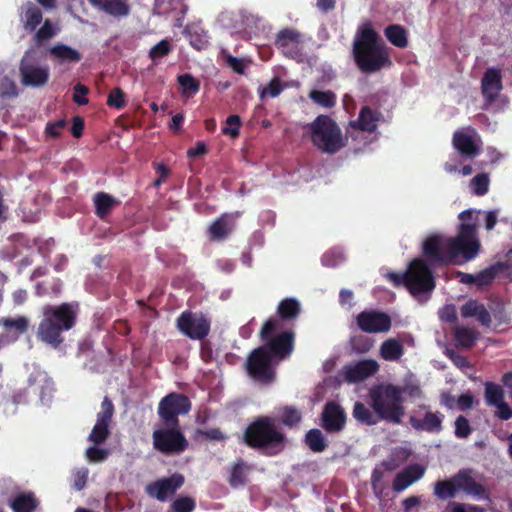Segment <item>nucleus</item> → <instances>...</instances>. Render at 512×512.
Here are the masks:
<instances>
[{
  "mask_svg": "<svg viewBox=\"0 0 512 512\" xmlns=\"http://www.w3.org/2000/svg\"><path fill=\"white\" fill-rule=\"evenodd\" d=\"M462 221L455 237H445L441 234L429 235L422 244V255L431 266H446L449 264L471 261L479 253L480 241L477 237V223L474 211L467 209L459 216Z\"/></svg>",
  "mask_w": 512,
  "mask_h": 512,
  "instance_id": "obj_1",
  "label": "nucleus"
},
{
  "mask_svg": "<svg viewBox=\"0 0 512 512\" xmlns=\"http://www.w3.org/2000/svg\"><path fill=\"white\" fill-rule=\"evenodd\" d=\"M352 56L357 68L364 74L376 73L392 65L384 42L369 21L359 26L355 33Z\"/></svg>",
  "mask_w": 512,
  "mask_h": 512,
  "instance_id": "obj_2",
  "label": "nucleus"
},
{
  "mask_svg": "<svg viewBox=\"0 0 512 512\" xmlns=\"http://www.w3.org/2000/svg\"><path fill=\"white\" fill-rule=\"evenodd\" d=\"M78 305L62 303L45 305L42 308V319L37 328V338L41 342L58 348L64 342L62 333L72 329L76 324Z\"/></svg>",
  "mask_w": 512,
  "mask_h": 512,
  "instance_id": "obj_3",
  "label": "nucleus"
},
{
  "mask_svg": "<svg viewBox=\"0 0 512 512\" xmlns=\"http://www.w3.org/2000/svg\"><path fill=\"white\" fill-rule=\"evenodd\" d=\"M244 443L266 456H275L286 446V435L277 427L276 419L259 416L254 419L243 433Z\"/></svg>",
  "mask_w": 512,
  "mask_h": 512,
  "instance_id": "obj_4",
  "label": "nucleus"
},
{
  "mask_svg": "<svg viewBox=\"0 0 512 512\" xmlns=\"http://www.w3.org/2000/svg\"><path fill=\"white\" fill-rule=\"evenodd\" d=\"M403 394L402 387L391 383H381L369 390V404L379 419L400 424L405 415Z\"/></svg>",
  "mask_w": 512,
  "mask_h": 512,
  "instance_id": "obj_5",
  "label": "nucleus"
},
{
  "mask_svg": "<svg viewBox=\"0 0 512 512\" xmlns=\"http://www.w3.org/2000/svg\"><path fill=\"white\" fill-rule=\"evenodd\" d=\"M458 492L476 500H490V490L473 477L472 469H461L448 480L437 481L434 494L441 500L454 498Z\"/></svg>",
  "mask_w": 512,
  "mask_h": 512,
  "instance_id": "obj_6",
  "label": "nucleus"
},
{
  "mask_svg": "<svg viewBox=\"0 0 512 512\" xmlns=\"http://www.w3.org/2000/svg\"><path fill=\"white\" fill-rule=\"evenodd\" d=\"M307 128L313 145L322 153L333 155L345 146L339 125L328 115H318Z\"/></svg>",
  "mask_w": 512,
  "mask_h": 512,
  "instance_id": "obj_7",
  "label": "nucleus"
},
{
  "mask_svg": "<svg viewBox=\"0 0 512 512\" xmlns=\"http://www.w3.org/2000/svg\"><path fill=\"white\" fill-rule=\"evenodd\" d=\"M280 328V320L269 318L262 326L259 336L263 345H261L268 353H270L276 361L288 358L294 349L295 333L293 330H285L278 334L276 331Z\"/></svg>",
  "mask_w": 512,
  "mask_h": 512,
  "instance_id": "obj_8",
  "label": "nucleus"
},
{
  "mask_svg": "<svg viewBox=\"0 0 512 512\" xmlns=\"http://www.w3.org/2000/svg\"><path fill=\"white\" fill-rule=\"evenodd\" d=\"M153 448L164 456H176L185 452L189 442L181 426L162 425L152 433Z\"/></svg>",
  "mask_w": 512,
  "mask_h": 512,
  "instance_id": "obj_9",
  "label": "nucleus"
},
{
  "mask_svg": "<svg viewBox=\"0 0 512 512\" xmlns=\"http://www.w3.org/2000/svg\"><path fill=\"white\" fill-rule=\"evenodd\" d=\"M429 261L424 257L413 259L406 270V289L415 297L431 293L436 281L430 269Z\"/></svg>",
  "mask_w": 512,
  "mask_h": 512,
  "instance_id": "obj_10",
  "label": "nucleus"
},
{
  "mask_svg": "<svg viewBox=\"0 0 512 512\" xmlns=\"http://www.w3.org/2000/svg\"><path fill=\"white\" fill-rule=\"evenodd\" d=\"M278 361L262 346L253 349L247 357L245 366L248 375L255 381L271 383L276 376L275 364Z\"/></svg>",
  "mask_w": 512,
  "mask_h": 512,
  "instance_id": "obj_11",
  "label": "nucleus"
},
{
  "mask_svg": "<svg viewBox=\"0 0 512 512\" xmlns=\"http://www.w3.org/2000/svg\"><path fill=\"white\" fill-rule=\"evenodd\" d=\"M191 409L190 399L182 393L171 392L164 396L157 408L162 425H180L179 416L187 414Z\"/></svg>",
  "mask_w": 512,
  "mask_h": 512,
  "instance_id": "obj_12",
  "label": "nucleus"
},
{
  "mask_svg": "<svg viewBox=\"0 0 512 512\" xmlns=\"http://www.w3.org/2000/svg\"><path fill=\"white\" fill-rule=\"evenodd\" d=\"M178 331L191 340L205 339L211 329V321L202 313L182 312L176 319Z\"/></svg>",
  "mask_w": 512,
  "mask_h": 512,
  "instance_id": "obj_13",
  "label": "nucleus"
},
{
  "mask_svg": "<svg viewBox=\"0 0 512 512\" xmlns=\"http://www.w3.org/2000/svg\"><path fill=\"white\" fill-rule=\"evenodd\" d=\"M184 476L174 473L169 477L160 478L146 485L145 492L149 497L165 502L174 495L184 484Z\"/></svg>",
  "mask_w": 512,
  "mask_h": 512,
  "instance_id": "obj_14",
  "label": "nucleus"
},
{
  "mask_svg": "<svg viewBox=\"0 0 512 512\" xmlns=\"http://www.w3.org/2000/svg\"><path fill=\"white\" fill-rule=\"evenodd\" d=\"M21 83L28 87H42L49 80V67L37 65L26 53L19 66Z\"/></svg>",
  "mask_w": 512,
  "mask_h": 512,
  "instance_id": "obj_15",
  "label": "nucleus"
},
{
  "mask_svg": "<svg viewBox=\"0 0 512 512\" xmlns=\"http://www.w3.org/2000/svg\"><path fill=\"white\" fill-rule=\"evenodd\" d=\"M356 323L360 330L366 333H384L391 328V317L379 310H364L356 316Z\"/></svg>",
  "mask_w": 512,
  "mask_h": 512,
  "instance_id": "obj_16",
  "label": "nucleus"
},
{
  "mask_svg": "<svg viewBox=\"0 0 512 512\" xmlns=\"http://www.w3.org/2000/svg\"><path fill=\"white\" fill-rule=\"evenodd\" d=\"M472 132L473 135L457 130L453 134V147L464 159H473L481 153V140L476 139L478 135L475 130L472 129Z\"/></svg>",
  "mask_w": 512,
  "mask_h": 512,
  "instance_id": "obj_17",
  "label": "nucleus"
},
{
  "mask_svg": "<svg viewBox=\"0 0 512 512\" xmlns=\"http://www.w3.org/2000/svg\"><path fill=\"white\" fill-rule=\"evenodd\" d=\"M302 34L294 28H284L275 36V46L287 57L295 58L300 54Z\"/></svg>",
  "mask_w": 512,
  "mask_h": 512,
  "instance_id": "obj_18",
  "label": "nucleus"
},
{
  "mask_svg": "<svg viewBox=\"0 0 512 512\" xmlns=\"http://www.w3.org/2000/svg\"><path fill=\"white\" fill-rule=\"evenodd\" d=\"M321 421V425L326 432L338 433L345 427V411L337 402L328 401L323 408Z\"/></svg>",
  "mask_w": 512,
  "mask_h": 512,
  "instance_id": "obj_19",
  "label": "nucleus"
},
{
  "mask_svg": "<svg viewBox=\"0 0 512 512\" xmlns=\"http://www.w3.org/2000/svg\"><path fill=\"white\" fill-rule=\"evenodd\" d=\"M379 364L374 359H364L344 366V378L349 383H358L376 374Z\"/></svg>",
  "mask_w": 512,
  "mask_h": 512,
  "instance_id": "obj_20",
  "label": "nucleus"
},
{
  "mask_svg": "<svg viewBox=\"0 0 512 512\" xmlns=\"http://www.w3.org/2000/svg\"><path fill=\"white\" fill-rule=\"evenodd\" d=\"M502 84V73L498 68H488L481 80V93L486 103L492 104L498 98Z\"/></svg>",
  "mask_w": 512,
  "mask_h": 512,
  "instance_id": "obj_21",
  "label": "nucleus"
},
{
  "mask_svg": "<svg viewBox=\"0 0 512 512\" xmlns=\"http://www.w3.org/2000/svg\"><path fill=\"white\" fill-rule=\"evenodd\" d=\"M0 326L3 327L5 333L0 336H5V346L16 342L22 334H25L30 326L29 319L24 315H19L16 318L2 317L0 318Z\"/></svg>",
  "mask_w": 512,
  "mask_h": 512,
  "instance_id": "obj_22",
  "label": "nucleus"
},
{
  "mask_svg": "<svg viewBox=\"0 0 512 512\" xmlns=\"http://www.w3.org/2000/svg\"><path fill=\"white\" fill-rule=\"evenodd\" d=\"M444 418L445 415L439 411H428L424 414L423 418L411 416L409 418V423L417 431L438 434L443 430Z\"/></svg>",
  "mask_w": 512,
  "mask_h": 512,
  "instance_id": "obj_23",
  "label": "nucleus"
},
{
  "mask_svg": "<svg viewBox=\"0 0 512 512\" xmlns=\"http://www.w3.org/2000/svg\"><path fill=\"white\" fill-rule=\"evenodd\" d=\"M425 473V468L419 464L407 466L403 471L398 473L393 480V490L402 492L412 483L421 479Z\"/></svg>",
  "mask_w": 512,
  "mask_h": 512,
  "instance_id": "obj_24",
  "label": "nucleus"
},
{
  "mask_svg": "<svg viewBox=\"0 0 512 512\" xmlns=\"http://www.w3.org/2000/svg\"><path fill=\"white\" fill-rule=\"evenodd\" d=\"M380 113L369 106H363L358 118L350 122V127L355 130L372 133L377 129Z\"/></svg>",
  "mask_w": 512,
  "mask_h": 512,
  "instance_id": "obj_25",
  "label": "nucleus"
},
{
  "mask_svg": "<svg viewBox=\"0 0 512 512\" xmlns=\"http://www.w3.org/2000/svg\"><path fill=\"white\" fill-rule=\"evenodd\" d=\"M235 223L228 214H223L212 222L208 228L211 241H223L233 231Z\"/></svg>",
  "mask_w": 512,
  "mask_h": 512,
  "instance_id": "obj_26",
  "label": "nucleus"
},
{
  "mask_svg": "<svg viewBox=\"0 0 512 512\" xmlns=\"http://www.w3.org/2000/svg\"><path fill=\"white\" fill-rule=\"evenodd\" d=\"M461 315L464 318L476 317L477 321L485 326H491V314L486 309L484 304L478 302L477 300H469L464 305H462L460 309Z\"/></svg>",
  "mask_w": 512,
  "mask_h": 512,
  "instance_id": "obj_27",
  "label": "nucleus"
},
{
  "mask_svg": "<svg viewBox=\"0 0 512 512\" xmlns=\"http://www.w3.org/2000/svg\"><path fill=\"white\" fill-rule=\"evenodd\" d=\"M89 3L113 17H126L130 13V5L126 0H88Z\"/></svg>",
  "mask_w": 512,
  "mask_h": 512,
  "instance_id": "obj_28",
  "label": "nucleus"
},
{
  "mask_svg": "<svg viewBox=\"0 0 512 512\" xmlns=\"http://www.w3.org/2000/svg\"><path fill=\"white\" fill-rule=\"evenodd\" d=\"M512 263L509 261H498L476 274V286L482 288L492 284L497 275L504 271H511Z\"/></svg>",
  "mask_w": 512,
  "mask_h": 512,
  "instance_id": "obj_29",
  "label": "nucleus"
},
{
  "mask_svg": "<svg viewBox=\"0 0 512 512\" xmlns=\"http://www.w3.org/2000/svg\"><path fill=\"white\" fill-rule=\"evenodd\" d=\"M20 19L25 31L33 32L43 20V13L33 2L27 1L21 7Z\"/></svg>",
  "mask_w": 512,
  "mask_h": 512,
  "instance_id": "obj_30",
  "label": "nucleus"
},
{
  "mask_svg": "<svg viewBox=\"0 0 512 512\" xmlns=\"http://www.w3.org/2000/svg\"><path fill=\"white\" fill-rule=\"evenodd\" d=\"M95 214L101 220H105L119 201L106 192H98L93 197Z\"/></svg>",
  "mask_w": 512,
  "mask_h": 512,
  "instance_id": "obj_31",
  "label": "nucleus"
},
{
  "mask_svg": "<svg viewBox=\"0 0 512 512\" xmlns=\"http://www.w3.org/2000/svg\"><path fill=\"white\" fill-rule=\"evenodd\" d=\"M251 470L243 459H238L230 469L228 483L232 488L243 487L247 483V473Z\"/></svg>",
  "mask_w": 512,
  "mask_h": 512,
  "instance_id": "obj_32",
  "label": "nucleus"
},
{
  "mask_svg": "<svg viewBox=\"0 0 512 512\" xmlns=\"http://www.w3.org/2000/svg\"><path fill=\"white\" fill-rule=\"evenodd\" d=\"M49 52L52 57L60 62L78 63L82 59L78 50L66 44H56L50 48Z\"/></svg>",
  "mask_w": 512,
  "mask_h": 512,
  "instance_id": "obj_33",
  "label": "nucleus"
},
{
  "mask_svg": "<svg viewBox=\"0 0 512 512\" xmlns=\"http://www.w3.org/2000/svg\"><path fill=\"white\" fill-rule=\"evenodd\" d=\"M300 312V303L295 298H285L279 303L277 307V314L279 316L278 320L280 321L295 320L300 315Z\"/></svg>",
  "mask_w": 512,
  "mask_h": 512,
  "instance_id": "obj_34",
  "label": "nucleus"
},
{
  "mask_svg": "<svg viewBox=\"0 0 512 512\" xmlns=\"http://www.w3.org/2000/svg\"><path fill=\"white\" fill-rule=\"evenodd\" d=\"M384 35L395 47L406 48L408 46L407 31L399 24L388 25L384 30Z\"/></svg>",
  "mask_w": 512,
  "mask_h": 512,
  "instance_id": "obj_35",
  "label": "nucleus"
},
{
  "mask_svg": "<svg viewBox=\"0 0 512 512\" xmlns=\"http://www.w3.org/2000/svg\"><path fill=\"white\" fill-rule=\"evenodd\" d=\"M404 354L401 342L394 338L385 340L380 346V356L387 361H397Z\"/></svg>",
  "mask_w": 512,
  "mask_h": 512,
  "instance_id": "obj_36",
  "label": "nucleus"
},
{
  "mask_svg": "<svg viewBox=\"0 0 512 512\" xmlns=\"http://www.w3.org/2000/svg\"><path fill=\"white\" fill-rule=\"evenodd\" d=\"M38 506V500L34 493H20L11 502L14 512H34Z\"/></svg>",
  "mask_w": 512,
  "mask_h": 512,
  "instance_id": "obj_37",
  "label": "nucleus"
},
{
  "mask_svg": "<svg viewBox=\"0 0 512 512\" xmlns=\"http://www.w3.org/2000/svg\"><path fill=\"white\" fill-rule=\"evenodd\" d=\"M305 443L315 453L323 452L328 444L321 430L313 428L306 433Z\"/></svg>",
  "mask_w": 512,
  "mask_h": 512,
  "instance_id": "obj_38",
  "label": "nucleus"
},
{
  "mask_svg": "<svg viewBox=\"0 0 512 512\" xmlns=\"http://www.w3.org/2000/svg\"><path fill=\"white\" fill-rule=\"evenodd\" d=\"M353 417L360 423L366 425H375L377 418L373 412L364 403L357 401L353 407Z\"/></svg>",
  "mask_w": 512,
  "mask_h": 512,
  "instance_id": "obj_39",
  "label": "nucleus"
},
{
  "mask_svg": "<svg viewBox=\"0 0 512 512\" xmlns=\"http://www.w3.org/2000/svg\"><path fill=\"white\" fill-rule=\"evenodd\" d=\"M309 98L316 104L324 108H333L336 105V95L333 91L311 90Z\"/></svg>",
  "mask_w": 512,
  "mask_h": 512,
  "instance_id": "obj_40",
  "label": "nucleus"
},
{
  "mask_svg": "<svg viewBox=\"0 0 512 512\" xmlns=\"http://www.w3.org/2000/svg\"><path fill=\"white\" fill-rule=\"evenodd\" d=\"M109 425V422L97 420L89 435V441L93 442L95 445L104 443L110 435Z\"/></svg>",
  "mask_w": 512,
  "mask_h": 512,
  "instance_id": "obj_41",
  "label": "nucleus"
},
{
  "mask_svg": "<svg viewBox=\"0 0 512 512\" xmlns=\"http://www.w3.org/2000/svg\"><path fill=\"white\" fill-rule=\"evenodd\" d=\"M504 390L498 384L493 382L485 383V400L490 406H494L504 401Z\"/></svg>",
  "mask_w": 512,
  "mask_h": 512,
  "instance_id": "obj_42",
  "label": "nucleus"
},
{
  "mask_svg": "<svg viewBox=\"0 0 512 512\" xmlns=\"http://www.w3.org/2000/svg\"><path fill=\"white\" fill-rule=\"evenodd\" d=\"M302 420L301 412L294 406H284L281 412V422L284 426L294 428Z\"/></svg>",
  "mask_w": 512,
  "mask_h": 512,
  "instance_id": "obj_43",
  "label": "nucleus"
},
{
  "mask_svg": "<svg viewBox=\"0 0 512 512\" xmlns=\"http://www.w3.org/2000/svg\"><path fill=\"white\" fill-rule=\"evenodd\" d=\"M454 336L456 342L464 348L473 347L477 339L475 331L467 327L456 328Z\"/></svg>",
  "mask_w": 512,
  "mask_h": 512,
  "instance_id": "obj_44",
  "label": "nucleus"
},
{
  "mask_svg": "<svg viewBox=\"0 0 512 512\" xmlns=\"http://www.w3.org/2000/svg\"><path fill=\"white\" fill-rule=\"evenodd\" d=\"M178 83L182 88V94L187 97L195 95L200 90V83L191 74L178 76Z\"/></svg>",
  "mask_w": 512,
  "mask_h": 512,
  "instance_id": "obj_45",
  "label": "nucleus"
},
{
  "mask_svg": "<svg viewBox=\"0 0 512 512\" xmlns=\"http://www.w3.org/2000/svg\"><path fill=\"white\" fill-rule=\"evenodd\" d=\"M490 179L487 173H479L470 181L472 192L477 196H483L489 191Z\"/></svg>",
  "mask_w": 512,
  "mask_h": 512,
  "instance_id": "obj_46",
  "label": "nucleus"
},
{
  "mask_svg": "<svg viewBox=\"0 0 512 512\" xmlns=\"http://www.w3.org/2000/svg\"><path fill=\"white\" fill-rule=\"evenodd\" d=\"M384 478V470L379 467L373 469L371 474V487L374 495L381 499L383 497L384 491L387 488V485L383 482Z\"/></svg>",
  "mask_w": 512,
  "mask_h": 512,
  "instance_id": "obj_47",
  "label": "nucleus"
},
{
  "mask_svg": "<svg viewBox=\"0 0 512 512\" xmlns=\"http://www.w3.org/2000/svg\"><path fill=\"white\" fill-rule=\"evenodd\" d=\"M196 508V502L192 497L179 496L171 504L172 512H193Z\"/></svg>",
  "mask_w": 512,
  "mask_h": 512,
  "instance_id": "obj_48",
  "label": "nucleus"
},
{
  "mask_svg": "<svg viewBox=\"0 0 512 512\" xmlns=\"http://www.w3.org/2000/svg\"><path fill=\"white\" fill-rule=\"evenodd\" d=\"M241 125V118L238 115H230L225 121V126L222 127V133L232 138H237L240 133Z\"/></svg>",
  "mask_w": 512,
  "mask_h": 512,
  "instance_id": "obj_49",
  "label": "nucleus"
},
{
  "mask_svg": "<svg viewBox=\"0 0 512 512\" xmlns=\"http://www.w3.org/2000/svg\"><path fill=\"white\" fill-rule=\"evenodd\" d=\"M352 350L356 353H367L373 347V340L364 335H357L351 338Z\"/></svg>",
  "mask_w": 512,
  "mask_h": 512,
  "instance_id": "obj_50",
  "label": "nucleus"
},
{
  "mask_svg": "<svg viewBox=\"0 0 512 512\" xmlns=\"http://www.w3.org/2000/svg\"><path fill=\"white\" fill-rule=\"evenodd\" d=\"M344 261V253L339 248H332L328 250L321 258L324 266L335 267Z\"/></svg>",
  "mask_w": 512,
  "mask_h": 512,
  "instance_id": "obj_51",
  "label": "nucleus"
},
{
  "mask_svg": "<svg viewBox=\"0 0 512 512\" xmlns=\"http://www.w3.org/2000/svg\"><path fill=\"white\" fill-rule=\"evenodd\" d=\"M455 431L454 434L456 438L459 439H465L470 436L472 433V427L470 426V423L468 419L463 416L459 415L455 420Z\"/></svg>",
  "mask_w": 512,
  "mask_h": 512,
  "instance_id": "obj_52",
  "label": "nucleus"
},
{
  "mask_svg": "<svg viewBox=\"0 0 512 512\" xmlns=\"http://www.w3.org/2000/svg\"><path fill=\"white\" fill-rule=\"evenodd\" d=\"M56 30L50 19H46L43 25L35 33V40L38 43H42L54 37Z\"/></svg>",
  "mask_w": 512,
  "mask_h": 512,
  "instance_id": "obj_53",
  "label": "nucleus"
},
{
  "mask_svg": "<svg viewBox=\"0 0 512 512\" xmlns=\"http://www.w3.org/2000/svg\"><path fill=\"white\" fill-rule=\"evenodd\" d=\"M283 90L279 78H273L265 87L260 90V98L264 99L266 96L271 98L277 97Z\"/></svg>",
  "mask_w": 512,
  "mask_h": 512,
  "instance_id": "obj_54",
  "label": "nucleus"
},
{
  "mask_svg": "<svg viewBox=\"0 0 512 512\" xmlns=\"http://www.w3.org/2000/svg\"><path fill=\"white\" fill-rule=\"evenodd\" d=\"M166 0H155L154 10H157L159 14H166L169 10H176L178 5L180 7V12L184 15L187 11V6L183 3V0L171 1L169 7H165Z\"/></svg>",
  "mask_w": 512,
  "mask_h": 512,
  "instance_id": "obj_55",
  "label": "nucleus"
},
{
  "mask_svg": "<svg viewBox=\"0 0 512 512\" xmlns=\"http://www.w3.org/2000/svg\"><path fill=\"white\" fill-rule=\"evenodd\" d=\"M125 102V93L119 87L113 89L107 98V105L110 107H114L116 109L124 108Z\"/></svg>",
  "mask_w": 512,
  "mask_h": 512,
  "instance_id": "obj_56",
  "label": "nucleus"
},
{
  "mask_svg": "<svg viewBox=\"0 0 512 512\" xmlns=\"http://www.w3.org/2000/svg\"><path fill=\"white\" fill-rule=\"evenodd\" d=\"M114 414V405L109 397L105 396L101 403V411L97 414V420L111 422Z\"/></svg>",
  "mask_w": 512,
  "mask_h": 512,
  "instance_id": "obj_57",
  "label": "nucleus"
},
{
  "mask_svg": "<svg viewBox=\"0 0 512 512\" xmlns=\"http://www.w3.org/2000/svg\"><path fill=\"white\" fill-rule=\"evenodd\" d=\"M171 51V46L168 40H161L156 45H154L150 52L149 56L153 60L157 58H162L164 56H167Z\"/></svg>",
  "mask_w": 512,
  "mask_h": 512,
  "instance_id": "obj_58",
  "label": "nucleus"
},
{
  "mask_svg": "<svg viewBox=\"0 0 512 512\" xmlns=\"http://www.w3.org/2000/svg\"><path fill=\"white\" fill-rule=\"evenodd\" d=\"M89 93V88L81 83H77L73 88V101L78 105H86L88 98L86 97Z\"/></svg>",
  "mask_w": 512,
  "mask_h": 512,
  "instance_id": "obj_59",
  "label": "nucleus"
},
{
  "mask_svg": "<svg viewBox=\"0 0 512 512\" xmlns=\"http://www.w3.org/2000/svg\"><path fill=\"white\" fill-rule=\"evenodd\" d=\"M86 456L91 462H100L107 458L108 451L98 447H90L86 451Z\"/></svg>",
  "mask_w": 512,
  "mask_h": 512,
  "instance_id": "obj_60",
  "label": "nucleus"
},
{
  "mask_svg": "<svg viewBox=\"0 0 512 512\" xmlns=\"http://www.w3.org/2000/svg\"><path fill=\"white\" fill-rule=\"evenodd\" d=\"M497 408L496 416L501 420H509L512 418V408L505 401L494 405Z\"/></svg>",
  "mask_w": 512,
  "mask_h": 512,
  "instance_id": "obj_61",
  "label": "nucleus"
},
{
  "mask_svg": "<svg viewBox=\"0 0 512 512\" xmlns=\"http://www.w3.org/2000/svg\"><path fill=\"white\" fill-rule=\"evenodd\" d=\"M66 126L65 120H58L53 123H48L46 126V133L51 137H58L62 129Z\"/></svg>",
  "mask_w": 512,
  "mask_h": 512,
  "instance_id": "obj_62",
  "label": "nucleus"
},
{
  "mask_svg": "<svg viewBox=\"0 0 512 512\" xmlns=\"http://www.w3.org/2000/svg\"><path fill=\"white\" fill-rule=\"evenodd\" d=\"M458 408L462 411L472 408L474 404V397L470 393H465L457 398Z\"/></svg>",
  "mask_w": 512,
  "mask_h": 512,
  "instance_id": "obj_63",
  "label": "nucleus"
},
{
  "mask_svg": "<svg viewBox=\"0 0 512 512\" xmlns=\"http://www.w3.org/2000/svg\"><path fill=\"white\" fill-rule=\"evenodd\" d=\"M84 126H85V123H84L83 118L80 116H75L73 118V123H72V127H71L72 135L75 138L81 137L83 134Z\"/></svg>",
  "mask_w": 512,
  "mask_h": 512,
  "instance_id": "obj_64",
  "label": "nucleus"
}]
</instances>
